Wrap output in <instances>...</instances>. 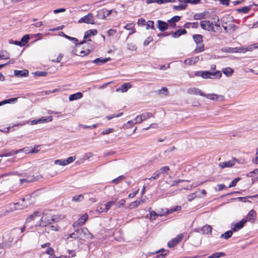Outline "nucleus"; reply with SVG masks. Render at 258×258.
<instances>
[{"instance_id":"obj_1","label":"nucleus","mask_w":258,"mask_h":258,"mask_svg":"<svg viewBox=\"0 0 258 258\" xmlns=\"http://www.w3.org/2000/svg\"><path fill=\"white\" fill-rule=\"evenodd\" d=\"M59 217L56 215H52L50 214H44L38 222L34 223L36 226H46L52 222L56 223L59 221Z\"/></svg>"},{"instance_id":"obj_2","label":"nucleus","mask_w":258,"mask_h":258,"mask_svg":"<svg viewBox=\"0 0 258 258\" xmlns=\"http://www.w3.org/2000/svg\"><path fill=\"white\" fill-rule=\"evenodd\" d=\"M221 25L227 33H231L235 31L236 26L234 23L232 17L227 15L223 17L221 19Z\"/></svg>"},{"instance_id":"obj_3","label":"nucleus","mask_w":258,"mask_h":258,"mask_svg":"<svg viewBox=\"0 0 258 258\" xmlns=\"http://www.w3.org/2000/svg\"><path fill=\"white\" fill-rule=\"evenodd\" d=\"M201 28L204 30L210 32H216L215 28L213 27V23L209 20H203L200 22Z\"/></svg>"},{"instance_id":"obj_4","label":"nucleus","mask_w":258,"mask_h":258,"mask_svg":"<svg viewBox=\"0 0 258 258\" xmlns=\"http://www.w3.org/2000/svg\"><path fill=\"white\" fill-rule=\"evenodd\" d=\"M222 74L220 72H211L210 71H202L201 77L204 79L220 78Z\"/></svg>"},{"instance_id":"obj_5","label":"nucleus","mask_w":258,"mask_h":258,"mask_svg":"<svg viewBox=\"0 0 258 258\" xmlns=\"http://www.w3.org/2000/svg\"><path fill=\"white\" fill-rule=\"evenodd\" d=\"M203 97L214 101H223L225 99L223 95H218L215 93L205 94V96H203Z\"/></svg>"},{"instance_id":"obj_6","label":"nucleus","mask_w":258,"mask_h":258,"mask_svg":"<svg viewBox=\"0 0 258 258\" xmlns=\"http://www.w3.org/2000/svg\"><path fill=\"white\" fill-rule=\"evenodd\" d=\"M78 23H85L87 24H95L94 17L92 13H89L87 15L81 18L79 21Z\"/></svg>"},{"instance_id":"obj_7","label":"nucleus","mask_w":258,"mask_h":258,"mask_svg":"<svg viewBox=\"0 0 258 258\" xmlns=\"http://www.w3.org/2000/svg\"><path fill=\"white\" fill-rule=\"evenodd\" d=\"M77 232L79 233L80 236V239H82L83 238H92V234L89 232L88 230L86 228H81L77 230Z\"/></svg>"},{"instance_id":"obj_8","label":"nucleus","mask_w":258,"mask_h":258,"mask_svg":"<svg viewBox=\"0 0 258 258\" xmlns=\"http://www.w3.org/2000/svg\"><path fill=\"white\" fill-rule=\"evenodd\" d=\"M247 222V220L244 219H242L240 221L231 225V230L232 231L236 232L240 229H242L245 223Z\"/></svg>"},{"instance_id":"obj_9","label":"nucleus","mask_w":258,"mask_h":258,"mask_svg":"<svg viewBox=\"0 0 258 258\" xmlns=\"http://www.w3.org/2000/svg\"><path fill=\"white\" fill-rule=\"evenodd\" d=\"M183 237V234H180L177 235L176 237L172 239L171 240L168 242V246L170 248L174 247L182 239Z\"/></svg>"},{"instance_id":"obj_10","label":"nucleus","mask_w":258,"mask_h":258,"mask_svg":"<svg viewBox=\"0 0 258 258\" xmlns=\"http://www.w3.org/2000/svg\"><path fill=\"white\" fill-rule=\"evenodd\" d=\"M186 92L190 95H200L202 97H203V96H205V94L203 93L200 89L197 88H189L187 89Z\"/></svg>"},{"instance_id":"obj_11","label":"nucleus","mask_w":258,"mask_h":258,"mask_svg":"<svg viewBox=\"0 0 258 258\" xmlns=\"http://www.w3.org/2000/svg\"><path fill=\"white\" fill-rule=\"evenodd\" d=\"M112 10H108L107 9H102L97 12V17L101 19H104L106 17L109 16Z\"/></svg>"},{"instance_id":"obj_12","label":"nucleus","mask_w":258,"mask_h":258,"mask_svg":"<svg viewBox=\"0 0 258 258\" xmlns=\"http://www.w3.org/2000/svg\"><path fill=\"white\" fill-rule=\"evenodd\" d=\"M52 118L51 116H48L47 117H42L39 119H34L31 121V124H36L37 123H41L43 122H49L52 120Z\"/></svg>"},{"instance_id":"obj_13","label":"nucleus","mask_w":258,"mask_h":258,"mask_svg":"<svg viewBox=\"0 0 258 258\" xmlns=\"http://www.w3.org/2000/svg\"><path fill=\"white\" fill-rule=\"evenodd\" d=\"M34 203V201H32L31 202H28V203H23L22 202V201L16 203H15V205H16V210H22L24 208H27L29 205L33 204Z\"/></svg>"},{"instance_id":"obj_14","label":"nucleus","mask_w":258,"mask_h":258,"mask_svg":"<svg viewBox=\"0 0 258 258\" xmlns=\"http://www.w3.org/2000/svg\"><path fill=\"white\" fill-rule=\"evenodd\" d=\"M132 87V85L130 83H123L121 87L116 89V92H121L122 93H125L127 90Z\"/></svg>"},{"instance_id":"obj_15","label":"nucleus","mask_w":258,"mask_h":258,"mask_svg":"<svg viewBox=\"0 0 258 258\" xmlns=\"http://www.w3.org/2000/svg\"><path fill=\"white\" fill-rule=\"evenodd\" d=\"M157 27L160 31H164L168 29V24L161 20H158Z\"/></svg>"},{"instance_id":"obj_16","label":"nucleus","mask_w":258,"mask_h":258,"mask_svg":"<svg viewBox=\"0 0 258 258\" xmlns=\"http://www.w3.org/2000/svg\"><path fill=\"white\" fill-rule=\"evenodd\" d=\"M41 178V176H38L34 177L33 176H28L25 178H22L20 180L21 184H23L24 182H33L37 179Z\"/></svg>"},{"instance_id":"obj_17","label":"nucleus","mask_w":258,"mask_h":258,"mask_svg":"<svg viewBox=\"0 0 258 258\" xmlns=\"http://www.w3.org/2000/svg\"><path fill=\"white\" fill-rule=\"evenodd\" d=\"M88 218V216L86 214L82 215L81 217L78 220L77 222L74 224V226H82L85 223Z\"/></svg>"},{"instance_id":"obj_18","label":"nucleus","mask_w":258,"mask_h":258,"mask_svg":"<svg viewBox=\"0 0 258 258\" xmlns=\"http://www.w3.org/2000/svg\"><path fill=\"white\" fill-rule=\"evenodd\" d=\"M29 72L27 70H23L22 71L15 70L14 71L15 75L17 77H27L28 76Z\"/></svg>"},{"instance_id":"obj_19","label":"nucleus","mask_w":258,"mask_h":258,"mask_svg":"<svg viewBox=\"0 0 258 258\" xmlns=\"http://www.w3.org/2000/svg\"><path fill=\"white\" fill-rule=\"evenodd\" d=\"M199 59V58L198 56L188 58L184 60V63L186 65H192L196 63Z\"/></svg>"},{"instance_id":"obj_20","label":"nucleus","mask_w":258,"mask_h":258,"mask_svg":"<svg viewBox=\"0 0 258 258\" xmlns=\"http://www.w3.org/2000/svg\"><path fill=\"white\" fill-rule=\"evenodd\" d=\"M111 60L110 57L105 58H97L93 60V62L98 65H101Z\"/></svg>"},{"instance_id":"obj_21","label":"nucleus","mask_w":258,"mask_h":258,"mask_svg":"<svg viewBox=\"0 0 258 258\" xmlns=\"http://www.w3.org/2000/svg\"><path fill=\"white\" fill-rule=\"evenodd\" d=\"M234 163L235 160H232L220 163L219 165L221 167V168H223L225 167H231L234 165Z\"/></svg>"},{"instance_id":"obj_22","label":"nucleus","mask_w":258,"mask_h":258,"mask_svg":"<svg viewBox=\"0 0 258 258\" xmlns=\"http://www.w3.org/2000/svg\"><path fill=\"white\" fill-rule=\"evenodd\" d=\"M186 32H187L184 29H179V30H178L177 31L172 33V36L173 38H178L179 36H180L181 35L186 34Z\"/></svg>"},{"instance_id":"obj_23","label":"nucleus","mask_w":258,"mask_h":258,"mask_svg":"<svg viewBox=\"0 0 258 258\" xmlns=\"http://www.w3.org/2000/svg\"><path fill=\"white\" fill-rule=\"evenodd\" d=\"M97 33V31L96 29H91L87 31L84 34V38L85 39H87V38L91 36H94L96 35Z\"/></svg>"},{"instance_id":"obj_24","label":"nucleus","mask_w":258,"mask_h":258,"mask_svg":"<svg viewBox=\"0 0 258 258\" xmlns=\"http://www.w3.org/2000/svg\"><path fill=\"white\" fill-rule=\"evenodd\" d=\"M83 97V95L80 92L72 94L69 96V99L70 101H74L81 98Z\"/></svg>"},{"instance_id":"obj_25","label":"nucleus","mask_w":258,"mask_h":258,"mask_svg":"<svg viewBox=\"0 0 258 258\" xmlns=\"http://www.w3.org/2000/svg\"><path fill=\"white\" fill-rule=\"evenodd\" d=\"M164 215H165V211L163 212V213H157V212H155L154 211H150V218L152 220H155L157 216H163Z\"/></svg>"},{"instance_id":"obj_26","label":"nucleus","mask_w":258,"mask_h":258,"mask_svg":"<svg viewBox=\"0 0 258 258\" xmlns=\"http://www.w3.org/2000/svg\"><path fill=\"white\" fill-rule=\"evenodd\" d=\"M38 212H35L33 214L30 215L26 219V224L28 223L36 220L38 218Z\"/></svg>"},{"instance_id":"obj_27","label":"nucleus","mask_w":258,"mask_h":258,"mask_svg":"<svg viewBox=\"0 0 258 258\" xmlns=\"http://www.w3.org/2000/svg\"><path fill=\"white\" fill-rule=\"evenodd\" d=\"M180 19V17L178 16L173 17L171 19L168 21V23L172 27L175 26V23L178 22Z\"/></svg>"},{"instance_id":"obj_28","label":"nucleus","mask_w":258,"mask_h":258,"mask_svg":"<svg viewBox=\"0 0 258 258\" xmlns=\"http://www.w3.org/2000/svg\"><path fill=\"white\" fill-rule=\"evenodd\" d=\"M207 12H204L201 13H197L194 15V18L195 20H202L206 18Z\"/></svg>"},{"instance_id":"obj_29","label":"nucleus","mask_w":258,"mask_h":258,"mask_svg":"<svg viewBox=\"0 0 258 258\" xmlns=\"http://www.w3.org/2000/svg\"><path fill=\"white\" fill-rule=\"evenodd\" d=\"M135 24L133 23H129L124 26V28L127 30L130 31L129 34L135 33L136 31L134 28Z\"/></svg>"},{"instance_id":"obj_30","label":"nucleus","mask_w":258,"mask_h":258,"mask_svg":"<svg viewBox=\"0 0 258 258\" xmlns=\"http://www.w3.org/2000/svg\"><path fill=\"white\" fill-rule=\"evenodd\" d=\"M181 4L178 6H174L173 9L175 10H182L186 9L187 7V3L185 2H180Z\"/></svg>"},{"instance_id":"obj_31","label":"nucleus","mask_w":258,"mask_h":258,"mask_svg":"<svg viewBox=\"0 0 258 258\" xmlns=\"http://www.w3.org/2000/svg\"><path fill=\"white\" fill-rule=\"evenodd\" d=\"M181 209V206H176L171 209H165V210H164V211H165V215H166V214H170L175 211H179Z\"/></svg>"},{"instance_id":"obj_32","label":"nucleus","mask_w":258,"mask_h":258,"mask_svg":"<svg viewBox=\"0 0 258 258\" xmlns=\"http://www.w3.org/2000/svg\"><path fill=\"white\" fill-rule=\"evenodd\" d=\"M256 212L253 210H251L249 211V212L248 213L246 219L247 220H254L256 218Z\"/></svg>"},{"instance_id":"obj_33","label":"nucleus","mask_w":258,"mask_h":258,"mask_svg":"<svg viewBox=\"0 0 258 258\" xmlns=\"http://www.w3.org/2000/svg\"><path fill=\"white\" fill-rule=\"evenodd\" d=\"M193 39L197 44L203 43V37L200 34L194 35Z\"/></svg>"},{"instance_id":"obj_34","label":"nucleus","mask_w":258,"mask_h":258,"mask_svg":"<svg viewBox=\"0 0 258 258\" xmlns=\"http://www.w3.org/2000/svg\"><path fill=\"white\" fill-rule=\"evenodd\" d=\"M222 72L227 77H230L233 74L234 71L230 68H226L223 69Z\"/></svg>"},{"instance_id":"obj_35","label":"nucleus","mask_w":258,"mask_h":258,"mask_svg":"<svg viewBox=\"0 0 258 258\" xmlns=\"http://www.w3.org/2000/svg\"><path fill=\"white\" fill-rule=\"evenodd\" d=\"M186 28H197L199 27L198 22L186 23L184 25Z\"/></svg>"},{"instance_id":"obj_36","label":"nucleus","mask_w":258,"mask_h":258,"mask_svg":"<svg viewBox=\"0 0 258 258\" xmlns=\"http://www.w3.org/2000/svg\"><path fill=\"white\" fill-rule=\"evenodd\" d=\"M140 115L141 117L142 121L146 120V119L153 116V114L151 112H145Z\"/></svg>"},{"instance_id":"obj_37","label":"nucleus","mask_w":258,"mask_h":258,"mask_svg":"<svg viewBox=\"0 0 258 258\" xmlns=\"http://www.w3.org/2000/svg\"><path fill=\"white\" fill-rule=\"evenodd\" d=\"M251 9V6L244 7L241 8L237 9L236 11L238 13H242L243 14L247 13Z\"/></svg>"},{"instance_id":"obj_38","label":"nucleus","mask_w":258,"mask_h":258,"mask_svg":"<svg viewBox=\"0 0 258 258\" xmlns=\"http://www.w3.org/2000/svg\"><path fill=\"white\" fill-rule=\"evenodd\" d=\"M32 201H33L34 202H35L34 198L32 199V196L31 195H26L22 199V202L23 203H28V202H31Z\"/></svg>"},{"instance_id":"obj_39","label":"nucleus","mask_w":258,"mask_h":258,"mask_svg":"<svg viewBox=\"0 0 258 258\" xmlns=\"http://www.w3.org/2000/svg\"><path fill=\"white\" fill-rule=\"evenodd\" d=\"M142 120L140 115H138L133 120L128 121L130 123H141L142 122Z\"/></svg>"},{"instance_id":"obj_40","label":"nucleus","mask_w":258,"mask_h":258,"mask_svg":"<svg viewBox=\"0 0 258 258\" xmlns=\"http://www.w3.org/2000/svg\"><path fill=\"white\" fill-rule=\"evenodd\" d=\"M30 39L29 35L27 34L24 35L21 39V42L22 46L25 45V44L29 41Z\"/></svg>"},{"instance_id":"obj_41","label":"nucleus","mask_w":258,"mask_h":258,"mask_svg":"<svg viewBox=\"0 0 258 258\" xmlns=\"http://www.w3.org/2000/svg\"><path fill=\"white\" fill-rule=\"evenodd\" d=\"M232 234H233L232 230H229V231L226 232L224 234H222L221 235V237L224 238L225 239H227L232 236Z\"/></svg>"},{"instance_id":"obj_42","label":"nucleus","mask_w":258,"mask_h":258,"mask_svg":"<svg viewBox=\"0 0 258 258\" xmlns=\"http://www.w3.org/2000/svg\"><path fill=\"white\" fill-rule=\"evenodd\" d=\"M219 19L218 18L217 19V21H215L213 23V27H216L215 30H216V32H220L221 30V27L219 23Z\"/></svg>"},{"instance_id":"obj_43","label":"nucleus","mask_w":258,"mask_h":258,"mask_svg":"<svg viewBox=\"0 0 258 258\" xmlns=\"http://www.w3.org/2000/svg\"><path fill=\"white\" fill-rule=\"evenodd\" d=\"M225 255V253L224 252H216L215 253L212 254L208 257V258H219L221 256H223Z\"/></svg>"},{"instance_id":"obj_44","label":"nucleus","mask_w":258,"mask_h":258,"mask_svg":"<svg viewBox=\"0 0 258 258\" xmlns=\"http://www.w3.org/2000/svg\"><path fill=\"white\" fill-rule=\"evenodd\" d=\"M204 45L203 43H200V44H198L195 50V52L197 53L201 52L204 50Z\"/></svg>"},{"instance_id":"obj_45","label":"nucleus","mask_w":258,"mask_h":258,"mask_svg":"<svg viewBox=\"0 0 258 258\" xmlns=\"http://www.w3.org/2000/svg\"><path fill=\"white\" fill-rule=\"evenodd\" d=\"M161 174L160 173V172L158 170L156 171L153 174V175L149 178H145V179L146 180V179H148V180H152V179H153V180H155V179H157V178H158V177H159V175H160Z\"/></svg>"},{"instance_id":"obj_46","label":"nucleus","mask_w":258,"mask_h":258,"mask_svg":"<svg viewBox=\"0 0 258 258\" xmlns=\"http://www.w3.org/2000/svg\"><path fill=\"white\" fill-rule=\"evenodd\" d=\"M15 210H16V205H15V203H12L8 205L6 212L9 213Z\"/></svg>"},{"instance_id":"obj_47","label":"nucleus","mask_w":258,"mask_h":258,"mask_svg":"<svg viewBox=\"0 0 258 258\" xmlns=\"http://www.w3.org/2000/svg\"><path fill=\"white\" fill-rule=\"evenodd\" d=\"M202 230L204 233L210 234L212 232V227L210 225H205L203 227Z\"/></svg>"},{"instance_id":"obj_48","label":"nucleus","mask_w":258,"mask_h":258,"mask_svg":"<svg viewBox=\"0 0 258 258\" xmlns=\"http://www.w3.org/2000/svg\"><path fill=\"white\" fill-rule=\"evenodd\" d=\"M140 205V202H139L138 201H136L131 203L128 206V208L132 209H135L138 207Z\"/></svg>"},{"instance_id":"obj_49","label":"nucleus","mask_w":258,"mask_h":258,"mask_svg":"<svg viewBox=\"0 0 258 258\" xmlns=\"http://www.w3.org/2000/svg\"><path fill=\"white\" fill-rule=\"evenodd\" d=\"M17 154H18L17 150H13L11 152L4 154L1 155L0 156L1 157H9V156H13Z\"/></svg>"},{"instance_id":"obj_50","label":"nucleus","mask_w":258,"mask_h":258,"mask_svg":"<svg viewBox=\"0 0 258 258\" xmlns=\"http://www.w3.org/2000/svg\"><path fill=\"white\" fill-rule=\"evenodd\" d=\"M154 24V23L153 21H148L146 24V29H149L150 28H151L152 29L154 30L155 27Z\"/></svg>"},{"instance_id":"obj_51","label":"nucleus","mask_w":258,"mask_h":258,"mask_svg":"<svg viewBox=\"0 0 258 258\" xmlns=\"http://www.w3.org/2000/svg\"><path fill=\"white\" fill-rule=\"evenodd\" d=\"M83 199L84 196L82 195H79L78 196H74L72 199V201L74 202H78L82 201Z\"/></svg>"},{"instance_id":"obj_52","label":"nucleus","mask_w":258,"mask_h":258,"mask_svg":"<svg viewBox=\"0 0 258 258\" xmlns=\"http://www.w3.org/2000/svg\"><path fill=\"white\" fill-rule=\"evenodd\" d=\"M18 153L25 152L26 154L31 153V149L29 147H25L17 150Z\"/></svg>"},{"instance_id":"obj_53","label":"nucleus","mask_w":258,"mask_h":258,"mask_svg":"<svg viewBox=\"0 0 258 258\" xmlns=\"http://www.w3.org/2000/svg\"><path fill=\"white\" fill-rule=\"evenodd\" d=\"M54 164L56 165H59L60 166H66V163L65 160L60 159V160H56L54 161Z\"/></svg>"},{"instance_id":"obj_54","label":"nucleus","mask_w":258,"mask_h":258,"mask_svg":"<svg viewBox=\"0 0 258 258\" xmlns=\"http://www.w3.org/2000/svg\"><path fill=\"white\" fill-rule=\"evenodd\" d=\"M93 49V46H91L89 48L87 49L86 51H81L80 52V55H86L89 54Z\"/></svg>"},{"instance_id":"obj_55","label":"nucleus","mask_w":258,"mask_h":258,"mask_svg":"<svg viewBox=\"0 0 258 258\" xmlns=\"http://www.w3.org/2000/svg\"><path fill=\"white\" fill-rule=\"evenodd\" d=\"M257 47H258V43L250 45L246 48V51H252L254 49L257 48Z\"/></svg>"},{"instance_id":"obj_56","label":"nucleus","mask_w":258,"mask_h":258,"mask_svg":"<svg viewBox=\"0 0 258 258\" xmlns=\"http://www.w3.org/2000/svg\"><path fill=\"white\" fill-rule=\"evenodd\" d=\"M201 184V183L195 182L193 183L191 185L187 186L186 188H184V189L186 190H191L193 187H196L198 186Z\"/></svg>"},{"instance_id":"obj_57","label":"nucleus","mask_w":258,"mask_h":258,"mask_svg":"<svg viewBox=\"0 0 258 258\" xmlns=\"http://www.w3.org/2000/svg\"><path fill=\"white\" fill-rule=\"evenodd\" d=\"M201 0H178V2H185V3H190L191 4H197L200 2Z\"/></svg>"},{"instance_id":"obj_58","label":"nucleus","mask_w":258,"mask_h":258,"mask_svg":"<svg viewBox=\"0 0 258 258\" xmlns=\"http://www.w3.org/2000/svg\"><path fill=\"white\" fill-rule=\"evenodd\" d=\"M199 196L197 195V192L190 194L188 195L187 199L189 201H192L195 198L198 197Z\"/></svg>"},{"instance_id":"obj_59","label":"nucleus","mask_w":258,"mask_h":258,"mask_svg":"<svg viewBox=\"0 0 258 258\" xmlns=\"http://www.w3.org/2000/svg\"><path fill=\"white\" fill-rule=\"evenodd\" d=\"M169 170V167L167 166L162 167L159 170H158L160 174L167 173Z\"/></svg>"},{"instance_id":"obj_60","label":"nucleus","mask_w":258,"mask_h":258,"mask_svg":"<svg viewBox=\"0 0 258 258\" xmlns=\"http://www.w3.org/2000/svg\"><path fill=\"white\" fill-rule=\"evenodd\" d=\"M17 99H18V98H12L11 99L3 100V103H4V104H6L7 103H13V102L17 101Z\"/></svg>"},{"instance_id":"obj_61","label":"nucleus","mask_w":258,"mask_h":258,"mask_svg":"<svg viewBox=\"0 0 258 258\" xmlns=\"http://www.w3.org/2000/svg\"><path fill=\"white\" fill-rule=\"evenodd\" d=\"M235 48V53L236 52H242L245 53L246 52V48L242 47H236Z\"/></svg>"},{"instance_id":"obj_62","label":"nucleus","mask_w":258,"mask_h":258,"mask_svg":"<svg viewBox=\"0 0 258 258\" xmlns=\"http://www.w3.org/2000/svg\"><path fill=\"white\" fill-rule=\"evenodd\" d=\"M124 178V177L123 175H121L118 176L117 178L112 180V182L114 183L117 184L119 183L120 181L122 180Z\"/></svg>"},{"instance_id":"obj_63","label":"nucleus","mask_w":258,"mask_h":258,"mask_svg":"<svg viewBox=\"0 0 258 258\" xmlns=\"http://www.w3.org/2000/svg\"><path fill=\"white\" fill-rule=\"evenodd\" d=\"M69 237L74 238V239H77V238H80V236L79 233H78L76 230L74 233L70 234Z\"/></svg>"},{"instance_id":"obj_64","label":"nucleus","mask_w":258,"mask_h":258,"mask_svg":"<svg viewBox=\"0 0 258 258\" xmlns=\"http://www.w3.org/2000/svg\"><path fill=\"white\" fill-rule=\"evenodd\" d=\"M239 178H236L229 185L228 187H231L235 186L236 185L237 182L239 180Z\"/></svg>"}]
</instances>
